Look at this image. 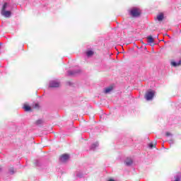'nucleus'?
Returning <instances> with one entry per match:
<instances>
[{"label":"nucleus","mask_w":181,"mask_h":181,"mask_svg":"<svg viewBox=\"0 0 181 181\" xmlns=\"http://www.w3.org/2000/svg\"><path fill=\"white\" fill-rule=\"evenodd\" d=\"M130 14L132 16H133V18H138L141 16V10L139 8H132L130 11Z\"/></svg>","instance_id":"obj_3"},{"label":"nucleus","mask_w":181,"mask_h":181,"mask_svg":"<svg viewBox=\"0 0 181 181\" xmlns=\"http://www.w3.org/2000/svg\"><path fill=\"white\" fill-rule=\"evenodd\" d=\"M49 87L50 88H56L57 87H60V82L56 81H52L49 82Z\"/></svg>","instance_id":"obj_4"},{"label":"nucleus","mask_w":181,"mask_h":181,"mask_svg":"<svg viewBox=\"0 0 181 181\" xmlns=\"http://www.w3.org/2000/svg\"><path fill=\"white\" fill-rule=\"evenodd\" d=\"M23 109L25 110V111H32V107H30V106L28 105H24Z\"/></svg>","instance_id":"obj_9"},{"label":"nucleus","mask_w":181,"mask_h":181,"mask_svg":"<svg viewBox=\"0 0 181 181\" xmlns=\"http://www.w3.org/2000/svg\"><path fill=\"white\" fill-rule=\"evenodd\" d=\"M39 107V105L37 103L35 104V108H37Z\"/></svg>","instance_id":"obj_18"},{"label":"nucleus","mask_w":181,"mask_h":181,"mask_svg":"<svg viewBox=\"0 0 181 181\" xmlns=\"http://www.w3.org/2000/svg\"><path fill=\"white\" fill-rule=\"evenodd\" d=\"M149 148H155V146L153 145V143H151L149 145H148Z\"/></svg>","instance_id":"obj_15"},{"label":"nucleus","mask_w":181,"mask_h":181,"mask_svg":"<svg viewBox=\"0 0 181 181\" xmlns=\"http://www.w3.org/2000/svg\"><path fill=\"white\" fill-rule=\"evenodd\" d=\"M112 86H110L108 88H105V93H110V91H112Z\"/></svg>","instance_id":"obj_12"},{"label":"nucleus","mask_w":181,"mask_h":181,"mask_svg":"<svg viewBox=\"0 0 181 181\" xmlns=\"http://www.w3.org/2000/svg\"><path fill=\"white\" fill-rule=\"evenodd\" d=\"M94 54V51L89 50L86 52V56L88 57H91Z\"/></svg>","instance_id":"obj_11"},{"label":"nucleus","mask_w":181,"mask_h":181,"mask_svg":"<svg viewBox=\"0 0 181 181\" xmlns=\"http://www.w3.org/2000/svg\"><path fill=\"white\" fill-rule=\"evenodd\" d=\"M163 13H160L158 16H157V19L159 22H162L163 21Z\"/></svg>","instance_id":"obj_8"},{"label":"nucleus","mask_w":181,"mask_h":181,"mask_svg":"<svg viewBox=\"0 0 181 181\" xmlns=\"http://www.w3.org/2000/svg\"><path fill=\"white\" fill-rule=\"evenodd\" d=\"M35 124H36V125H40V124H43V120H42V119H38V120H37V121L35 122Z\"/></svg>","instance_id":"obj_13"},{"label":"nucleus","mask_w":181,"mask_h":181,"mask_svg":"<svg viewBox=\"0 0 181 181\" xmlns=\"http://www.w3.org/2000/svg\"><path fill=\"white\" fill-rule=\"evenodd\" d=\"M148 43L151 45V46H155V40L153 39V37L152 35H148L147 37Z\"/></svg>","instance_id":"obj_6"},{"label":"nucleus","mask_w":181,"mask_h":181,"mask_svg":"<svg viewBox=\"0 0 181 181\" xmlns=\"http://www.w3.org/2000/svg\"><path fill=\"white\" fill-rule=\"evenodd\" d=\"M97 146V144H94L92 145V148H95Z\"/></svg>","instance_id":"obj_17"},{"label":"nucleus","mask_w":181,"mask_h":181,"mask_svg":"<svg viewBox=\"0 0 181 181\" xmlns=\"http://www.w3.org/2000/svg\"><path fill=\"white\" fill-rule=\"evenodd\" d=\"M7 6L8 4L4 3L1 8V14L2 15V16H4V18H11V15H12V13L9 11H6Z\"/></svg>","instance_id":"obj_1"},{"label":"nucleus","mask_w":181,"mask_h":181,"mask_svg":"<svg viewBox=\"0 0 181 181\" xmlns=\"http://www.w3.org/2000/svg\"><path fill=\"white\" fill-rule=\"evenodd\" d=\"M68 74H69L70 76H71V74H73L71 73V71H68Z\"/></svg>","instance_id":"obj_19"},{"label":"nucleus","mask_w":181,"mask_h":181,"mask_svg":"<svg viewBox=\"0 0 181 181\" xmlns=\"http://www.w3.org/2000/svg\"><path fill=\"white\" fill-rule=\"evenodd\" d=\"M171 64L174 66V67H177L179 66H180L181 64V61H178L177 62L173 61L171 62Z\"/></svg>","instance_id":"obj_7"},{"label":"nucleus","mask_w":181,"mask_h":181,"mask_svg":"<svg viewBox=\"0 0 181 181\" xmlns=\"http://www.w3.org/2000/svg\"><path fill=\"white\" fill-rule=\"evenodd\" d=\"M125 163H126L127 166H131V164L132 163V159L127 158L125 161Z\"/></svg>","instance_id":"obj_10"},{"label":"nucleus","mask_w":181,"mask_h":181,"mask_svg":"<svg viewBox=\"0 0 181 181\" xmlns=\"http://www.w3.org/2000/svg\"><path fill=\"white\" fill-rule=\"evenodd\" d=\"M59 159L62 162L64 163V162H67V160H69V159H70V156L69 154H62V156H60Z\"/></svg>","instance_id":"obj_5"},{"label":"nucleus","mask_w":181,"mask_h":181,"mask_svg":"<svg viewBox=\"0 0 181 181\" xmlns=\"http://www.w3.org/2000/svg\"><path fill=\"white\" fill-rule=\"evenodd\" d=\"M153 97H155V91H153L152 90L147 91L144 95V98L147 101H151V100H153Z\"/></svg>","instance_id":"obj_2"},{"label":"nucleus","mask_w":181,"mask_h":181,"mask_svg":"<svg viewBox=\"0 0 181 181\" xmlns=\"http://www.w3.org/2000/svg\"><path fill=\"white\" fill-rule=\"evenodd\" d=\"M9 172H10V173H11L12 175H13V174L15 173V169L13 168V167L10 168Z\"/></svg>","instance_id":"obj_14"},{"label":"nucleus","mask_w":181,"mask_h":181,"mask_svg":"<svg viewBox=\"0 0 181 181\" xmlns=\"http://www.w3.org/2000/svg\"><path fill=\"white\" fill-rule=\"evenodd\" d=\"M165 135H166V136H170V135H172V134H170V132H167L165 133Z\"/></svg>","instance_id":"obj_16"}]
</instances>
